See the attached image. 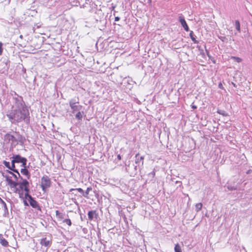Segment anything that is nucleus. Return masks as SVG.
<instances>
[{
  "instance_id": "nucleus-15",
  "label": "nucleus",
  "mask_w": 252,
  "mask_h": 252,
  "mask_svg": "<svg viewBox=\"0 0 252 252\" xmlns=\"http://www.w3.org/2000/svg\"><path fill=\"white\" fill-rule=\"evenodd\" d=\"M5 137L9 141H10V140L13 141L14 139H15L14 136L13 135L9 134V133L6 134L5 135Z\"/></svg>"
},
{
  "instance_id": "nucleus-21",
  "label": "nucleus",
  "mask_w": 252,
  "mask_h": 252,
  "mask_svg": "<svg viewBox=\"0 0 252 252\" xmlns=\"http://www.w3.org/2000/svg\"><path fill=\"white\" fill-rule=\"evenodd\" d=\"M92 189V188L91 187H88L87 188L86 191H85V194H83V195L86 197H88V194H89V192L90 191H91Z\"/></svg>"
},
{
  "instance_id": "nucleus-35",
  "label": "nucleus",
  "mask_w": 252,
  "mask_h": 252,
  "mask_svg": "<svg viewBox=\"0 0 252 252\" xmlns=\"http://www.w3.org/2000/svg\"><path fill=\"white\" fill-rule=\"evenodd\" d=\"M2 200V199L0 197V202Z\"/></svg>"
},
{
  "instance_id": "nucleus-6",
  "label": "nucleus",
  "mask_w": 252,
  "mask_h": 252,
  "mask_svg": "<svg viewBox=\"0 0 252 252\" xmlns=\"http://www.w3.org/2000/svg\"><path fill=\"white\" fill-rule=\"evenodd\" d=\"M40 244L42 246L48 248L51 246L52 240L51 238L48 239L46 237L43 238L40 240Z\"/></svg>"
},
{
  "instance_id": "nucleus-12",
  "label": "nucleus",
  "mask_w": 252,
  "mask_h": 252,
  "mask_svg": "<svg viewBox=\"0 0 252 252\" xmlns=\"http://www.w3.org/2000/svg\"><path fill=\"white\" fill-rule=\"evenodd\" d=\"M139 155V153H137L136 156H135V157L136 158V160H135V163L136 164L139 163L140 162L141 160H143L144 158V156H141L139 158H138V156Z\"/></svg>"
},
{
  "instance_id": "nucleus-16",
  "label": "nucleus",
  "mask_w": 252,
  "mask_h": 252,
  "mask_svg": "<svg viewBox=\"0 0 252 252\" xmlns=\"http://www.w3.org/2000/svg\"><path fill=\"white\" fill-rule=\"evenodd\" d=\"M174 250L175 252H182V249L178 243L175 245Z\"/></svg>"
},
{
  "instance_id": "nucleus-3",
  "label": "nucleus",
  "mask_w": 252,
  "mask_h": 252,
  "mask_svg": "<svg viewBox=\"0 0 252 252\" xmlns=\"http://www.w3.org/2000/svg\"><path fill=\"white\" fill-rule=\"evenodd\" d=\"M51 179L47 175H44L41 178L40 187L43 191H46L47 189L51 186Z\"/></svg>"
},
{
  "instance_id": "nucleus-14",
  "label": "nucleus",
  "mask_w": 252,
  "mask_h": 252,
  "mask_svg": "<svg viewBox=\"0 0 252 252\" xmlns=\"http://www.w3.org/2000/svg\"><path fill=\"white\" fill-rule=\"evenodd\" d=\"M95 213V211H91L88 212V215L90 220H92L94 218V215Z\"/></svg>"
},
{
  "instance_id": "nucleus-28",
  "label": "nucleus",
  "mask_w": 252,
  "mask_h": 252,
  "mask_svg": "<svg viewBox=\"0 0 252 252\" xmlns=\"http://www.w3.org/2000/svg\"><path fill=\"white\" fill-rule=\"evenodd\" d=\"M9 174H10L12 176H13L16 180H17V177L16 175H15V174H14V173H13V172H12L11 171H9Z\"/></svg>"
},
{
  "instance_id": "nucleus-26",
  "label": "nucleus",
  "mask_w": 252,
  "mask_h": 252,
  "mask_svg": "<svg viewBox=\"0 0 252 252\" xmlns=\"http://www.w3.org/2000/svg\"><path fill=\"white\" fill-rule=\"evenodd\" d=\"M218 113L223 116H226L227 114H225V112L224 111H222L220 110H218L217 111Z\"/></svg>"
},
{
  "instance_id": "nucleus-5",
  "label": "nucleus",
  "mask_w": 252,
  "mask_h": 252,
  "mask_svg": "<svg viewBox=\"0 0 252 252\" xmlns=\"http://www.w3.org/2000/svg\"><path fill=\"white\" fill-rule=\"evenodd\" d=\"M69 106L71 107L73 113L80 111L82 108V106L79 104V101H76L74 99H71L69 101Z\"/></svg>"
},
{
  "instance_id": "nucleus-20",
  "label": "nucleus",
  "mask_w": 252,
  "mask_h": 252,
  "mask_svg": "<svg viewBox=\"0 0 252 252\" xmlns=\"http://www.w3.org/2000/svg\"><path fill=\"white\" fill-rule=\"evenodd\" d=\"M75 117L78 120H81L82 119V113L80 111H78V113L75 115Z\"/></svg>"
},
{
  "instance_id": "nucleus-2",
  "label": "nucleus",
  "mask_w": 252,
  "mask_h": 252,
  "mask_svg": "<svg viewBox=\"0 0 252 252\" xmlns=\"http://www.w3.org/2000/svg\"><path fill=\"white\" fill-rule=\"evenodd\" d=\"M30 114L27 107L21 105L17 108L12 109L6 115L9 120L12 123H19L26 120L29 121Z\"/></svg>"
},
{
  "instance_id": "nucleus-36",
  "label": "nucleus",
  "mask_w": 252,
  "mask_h": 252,
  "mask_svg": "<svg viewBox=\"0 0 252 252\" xmlns=\"http://www.w3.org/2000/svg\"><path fill=\"white\" fill-rule=\"evenodd\" d=\"M150 1H151V0H149Z\"/></svg>"
},
{
  "instance_id": "nucleus-29",
  "label": "nucleus",
  "mask_w": 252,
  "mask_h": 252,
  "mask_svg": "<svg viewBox=\"0 0 252 252\" xmlns=\"http://www.w3.org/2000/svg\"><path fill=\"white\" fill-rule=\"evenodd\" d=\"M219 88H220V89H221L222 90H224V89L222 84L221 83H220L219 84Z\"/></svg>"
},
{
  "instance_id": "nucleus-11",
  "label": "nucleus",
  "mask_w": 252,
  "mask_h": 252,
  "mask_svg": "<svg viewBox=\"0 0 252 252\" xmlns=\"http://www.w3.org/2000/svg\"><path fill=\"white\" fill-rule=\"evenodd\" d=\"M56 215L57 218L59 220H61L63 219V214L62 213L60 212L59 211H58V210L56 211Z\"/></svg>"
},
{
  "instance_id": "nucleus-13",
  "label": "nucleus",
  "mask_w": 252,
  "mask_h": 252,
  "mask_svg": "<svg viewBox=\"0 0 252 252\" xmlns=\"http://www.w3.org/2000/svg\"><path fill=\"white\" fill-rule=\"evenodd\" d=\"M189 36L194 43H198V42L196 40L195 36L193 34V32L192 31H190L189 33Z\"/></svg>"
},
{
  "instance_id": "nucleus-8",
  "label": "nucleus",
  "mask_w": 252,
  "mask_h": 252,
  "mask_svg": "<svg viewBox=\"0 0 252 252\" xmlns=\"http://www.w3.org/2000/svg\"><path fill=\"white\" fill-rule=\"evenodd\" d=\"M179 20L182 26L184 28L185 30L187 32H188L189 31V28L184 18L183 17H180Z\"/></svg>"
},
{
  "instance_id": "nucleus-4",
  "label": "nucleus",
  "mask_w": 252,
  "mask_h": 252,
  "mask_svg": "<svg viewBox=\"0 0 252 252\" xmlns=\"http://www.w3.org/2000/svg\"><path fill=\"white\" fill-rule=\"evenodd\" d=\"M12 163H22V167H26L27 160L25 158H23L19 155H14L12 157Z\"/></svg>"
},
{
  "instance_id": "nucleus-24",
  "label": "nucleus",
  "mask_w": 252,
  "mask_h": 252,
  "mask_svg": "<svg viewBox=\"0 0 252 252\" xmlns=\"http://www.w3.org/2000/svg\"><path fill=\"white\" fill-rule=\"evenodd\" d=\"M22 200H23V203H24V204L25 205V206H28L29 205V204L27 201V200L28 199L29 200V197H26L25 198L24 197V198H20Z\"/></svg>"
},
{
  "instance_id": "nucleus-32",
  "label": "nucleus",
  "mask_w": 252,
  "mask_h": 252,
  "mask_svg": "<svg viewBox=\"0 0 252 252\" xmlns=\"http://www.w3.org/2000/svg\"><path fill=\"white\" fill-rule=\"evenodd\" d=\"M120 20V18L119 17H116L115 18V21H118Z\"/></svg>"
},
{
  "instance_id": "nucleus-1",
  "label": "nucleus",
  "mask_w": 252,
  "mask_h": 252,
  "mask_svg": "<svg viewBox=\"0 0 252 252\" xmlns=\"http://www.w3.org/2000/svg\"><path fill=\"white\" fill-rule=\"evenodd\" d=\"M6 181L12 191L17 194L19 198L29 197V201L30 205L41 212V209L37 202L30 195V184L26 179H23L21 182H17L12 181L9 177H6Z\"/></svg>"
},
{
  "instance_id": "nucleus-30",
  "label": "nucleus",
  "mask_w": 252,
  "mask_h": 252,
  "mask_svg": "<svg viewBox=\"0 0 252 252\" xmlns=\"http://www.w3.org/2000/svg\"><path fill=\"white\" fill-rule=\"evenodd\" d=\"M3 163H4V165H5L6 167H8V168H10V166H9V163L8 162H7V161H4V162H3Z\"/></svg>"
},
{
  "instance_id": "nucleus-31",
  "label": "nucleus",
  "mask_w": 252,
  "mask_h": 252,
  "mask_svg": "<svg viewBox=\"0 0 252 252\" xmlns=\"http://www.w3.org/2000/svg\"><path fill=\"white\" fill-rule=\"evenodd\" d=\"M0 203H1L4 206V207H6V203L5 202L2 200H1V201L0 202Z\"/></svg>"
},
{
  "instance_id": "nucleus-17",
  "label": "nucleus",
  "mask_w": 252,
  "mask_h": 252,
  "mask_svg": "<svg viewBox=\"0 0 252 252\" xmlns=\"http://www.w3.org/2000/svg\"><path fill=\"white\" fill-rule=\"evenodd\" d=\"M236 29V30L239 32H240L241 31V28H240V24L238 20L235 21V22Z\"/></svg>"
},
{
  "instance_id": "nucleus-10",
  "label": "nucleus",
  "mask_w": 252,
  "mask_h": 252,
  "mask_svg": "<svg viewBox=\"0 0 252 252\" xmlns=\"http://www.w3.org/2000/svg\"><path fill=\"white\" fill-rule=\"evenodd\" d=\"M23 168L21 169V173L27 177L28 179H29L30 177V174L28 170L26 168V167H23Z\"/></svg>"
},
{
  "instance_id": "nucleus-18",
  "label": "nucleus",
  "mask_w": 252,
  "mask_h": 252,
  "mask_svg": "<svg viewBox=\"0 0 252 252\" xmlns=\"http://www.w3.org/2000/svg\"><path fill=\"white\" fill-rule=\"evenodd\" d=\"M196 211L198 212L200 211L202 208V204L201 203H197L195 205Z\"/></svg>"
},
{
  "instance_id": "nucleus-7",
  "label": "nucleus",
  "mask_w": 252,
  "mask_h": 252,
  "mask_svg": "<svg viewBox=\"0 0 252 252\" xmlns=\"http://www.w3.org/2000/svg\"><path fill=\"white\" fill-rule=\"evenodd\" d=\"M10 63V61L8 60H6L5 62H3V63L4 64V66H3V68L2 69H0V73H5L6 72H7L9 68V63Z\"/></svg>"
},
{
  "instance_id": "nucleus-25",
  "label": "nucleus",
  "mask_w": 252,
  "mask_h": 252,
  "mask_svg": "<svg viewBox=\"0 0 252 252\" xmlns=\"http://www.w3.org/2000/svg\"><path fill=\"white\" fill-rule=\"evenodd\" d=\"M63 222L66 223L68 226H71L72 224V222L71 220L69 219H66L63 220Z\"/></svg>"
},
{
  "instance_id": "nucleus-27",
  "label": "nucleus",
  "mask_w": 252,
  "mask_h": 252,
  "mask_svg": "<svg viewBox=\"0 0 252 252\" xmlns=\"http://www.w3.org/2000/svg\"><path fill=\"white\" fill-rule=\"evenodd\" d=\"M3 44L1 42H0V56L2 55L3 52Z\"/></svg>"
},
{
  "instance_id": "nucleus-33",
  "label": "nucleus",
  "mask_w": 252,
  "mask_h": 252,
  "mask_svg": "<svg viewBox=\"0 0 252 252\" xmlns=\"http://www.w3.org/2000/svg\"><path fill=\"white\" fill-rule=\"evenodd\" d=\"M117 158L118 159V160H120L121 159V156H120V155H118L117 156Z\"/></svg>"
},
{
  "instance_id": "nucleus-22",
  "label": "nucleus",
  "mask_w": 252,
  "mask_h": 252,
  "mask_svg": "<svg viewBox=\"0 0 252 252\" xmlns=\"http://www.w3.org/2000/svg\"><path fill=\"white\" fill-rule=\"evenodd\" d=\"M14 168H15V163H12V167H10L9 168L11 170H12V171H13L14 172L17 173L18 174V175L20 177V175L19 172L17 170L15 169Z\"/></svg>"
},
{
  "instance_id": "nucleus-9",
  "label": "nucleus",
  "mask_w": 252,
  "mask_h": 252,
  "mask_svg": "<svg viewBox=\"0 0 252 252\" xmlns=\"http://www.w3.org/2000/svg\"><path fill=\"white\" fill-rule=\"evenodd\" d=\"M0 244L3 247L8 246V242L3 238L1 234H0Z\"/></svg>"
},
{
  "instance_id": "nucleus-19",
  "label": "nucleus",
  "mask_w": 252,
  "mask_h": 252,
  "mask_svg": "<svg viewBox=\"0 0 252 252\" xmlns=\"http://www.w3.org/2000/svg\"><path fill=\"white\" fill-rule=\"evenodd\" d=\"M231 59L234 60L235 61H236L237 63H240L242 61V59L241 58L238 57L231 56Z\"/></svg>"
},
{
  "instance_id": "nucleus-34",
  "label": "nucleus",
  "mask_w": 252,
  "mask_h": 252,
  "mask_svg": "<svg viewBox=\"0 0 252 252\" xmlns=\"http://www.w3.org/2000/svg\"><path fill=\"white\" fill-rule=\"evenodd\" d=\"M191 108H192V109H196V108H197V107H196V106H195V105H191Z\"/></svg>"
},
{
  "instance_id": "nucleus-23",
  "label": "nucleus",
  "mask_w": 252,
  "mask_h": 252,
  "mask_svg": "<svg viewBox=\"0 0 252 252\" xmlns=\"http://www.w3.org/2000/svg\"><path fill=\"white\" fill-rule=\"evenodd\" d=\"M77 190L78 191H79V192L82 193L83 194H84V190L81 189V188H77V189H71L70 190H69V191L71 192L73 190Z\"/></svg>"
}]
</instances>
